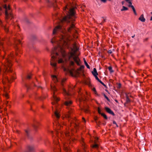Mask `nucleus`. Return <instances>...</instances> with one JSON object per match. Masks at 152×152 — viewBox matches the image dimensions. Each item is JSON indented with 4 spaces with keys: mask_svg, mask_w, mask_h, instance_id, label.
<instances>
[{
    "mask_svg": "<svg viewBox=\"0 0 152 152\" xmlns=\"http://www.w3.org/2000/svg\"><path fill=\"white\" fill-rule=\"evenodd\" d=\"M108 69L110 71V73H112L114 72L113 70L112 69V68L111 66H110L108 67Z\"/></svg>",
    "mask_w": 152,
    "mask_h": 152,
    "instance_id": "bb28decb",
    "label": "nucleus"
},
{
    "mask_svg": "<svg viewBox=\"0 0 152 152\" xmlns=\"http://www.w3.org/2000/svg\"><path fill=\"white\" fill-rule=\"evenodd\" d=\"M21 42L19 39L16 40L15 41V43L16 44H21Z\"/></svg>",
    "mask_w": 152,
    "mask_h": 152,
    "instance_id": "c85d7f7f",
    "label": "nucleus"
},
{
    "mask_svg": "<svg viewBox=\"0 0 152 152\" xmlns=\"http://www.w3.org/2000/svg\"><path fill=\"white\" fill-rule=\"evenodd\" d=\"M93 91H94L95 93L96 94V89H95V88H94L93 89Z\"/></svg>",
    "mask_w": 152,
    "mask_h": 152,
    "instance_id": "79ce46f5",
    "label": "nucleus"
},
{
    "mask_svg": "<svg viewBox=\"0 0 152 152\" xmlns=\"http://www.w3.org/2000/svg\"><path fill=\"white\" fill-rule=\"evenodd\" d=\"M55 124H56L57 129L59 130L60 128L61 127V126L60 125V124H59V123L57 124H56V122L55 123Z\"/></svg>",
    "mask_w": 152,
    "mask_h": 152,
    "instance_id": "5701e85b",
    "label": "nucleus"
},
{
    "mask_svg": "<svg viewBox=\"0 0 152 152\" xmlns=\"http://www.w3.org/2000/svg\"><path fill=\"white\" fill-rule=\"evenodd\" d=\"M5 96L6 97H8V94H5Z\"/></svg>",
    "mask_w": 152,
    "mask_h": 152,
    "instance_id": "de8ad7c7",
    "label": "nucleus"
},
{
    "mask_svg": "<svg viewBox=\"0 0 152 152\" xmlns=\"http://www.w3.org/2000/svg\"><path fill=\"white\" fill-rule=\"evenodd\" d=\"M72 104V102L71 101H65L64 103L65 105L67 106H69Z\"/></svg>",
    "mask_w": 152,
    "mask_h": 152,
    "instance_id": "f3484780",
    "label": "nucleus"
},
{
    "mask_svg": "<svg viewBox=\"0 0 152 152\" xmlns=\"http://www.w3.org/2000/svg\"><path fill=\"white\" fill-rule=\"evenodd\" d=\"M31 74H30L28 75L27 77V79H29L31 78Z\"/></svg>",
    "mask_w": 152,
    "mask_h": 152,
    "instance_id": "7c9ffc66",
    "label": "nucleus"
},
{
    "mask_svg": "<svg viewBox=\"0 0 152 152\" xmlns=\"http://www.w3.org/2000/svg\"><path fill=\"white\" fill-rule=\"evenodd\" d=\"M60 40L58 43L57 47H56L52 50L51 52V58L50 61V65L54 67L55 70H56V56H58V53L56 52V51L58 50L64 56V49L69 47L68 40L65 38L64 36L62 35L60 38Z\"/></svg>",
    "mask_w": 152,
    "mask_h": 152,
    "instance_id": "f03ea898",
    "label": "nucleus"
},
{
    "mask_svg": "<svg viewBox=\"0 0 152 152\" xmlns=\"http://www.w3.org/2000/svg\"><path fill=\"white\" fill-rule=\"evenodd\" d=\"M52 79L54 83H56L58 81V79L56 75H53L51 76Z\"/></svg>",
    "mask_w": 152,
    "mask_h": 152,
    "instance_id": "dca6fc26",
    "label": "nucleus"
},
{
    "mask_svg": "<svg viewBox=\"0 0 152 152\" xmlns=\"http://www.w3.org/2000/svg\"><path fill=\"white\" fill-rule=\"evenodd\" d=\"M131 97V95L130 93H128L126 94V103L127 104L130 102V100L129 99V97Z\"/></svg>",
    "mask_w": 152,
    "mask_h": 152,
    "instance_id": "f8f14e48",
    "label": "nucleus"
},
{
    "mask_svg": "<svg viewBox=\"0 0 152 152\" xmlns=\"http://www.w3.org/2000/svg\"><path fill=\"white\" fill-rule=\"evenodd\" d=\"M80 152V150H78L77 151V152Z\"/></svg>",
    "mask_w": 152,
    "mask_h": 152,
    "instance_id": "680f3d73",
    "label": "nucleus"
},
{
    "mask_svg": "<svg viewBox=\"0 0 152 152\" xmlns=\"http://www.w3.org/2000/svg\"><path fill=\"white\" fill-rule=\"evenodd\" d=\"M150 20H152V16H151V18Z\"/></svg>",
    "mask_w": 152,
    "mask_h": 152,
    "instance_id": "6e6d98bb",
    "label": "nucleus"
},
{
    "mask_svg": "<svg viewBox=\"0 0 152 152\" xmlns=\"http://www.w3.org/2000/svg\"><path fill=\"white\" fill-rule=\"evenodd\" d=\"M74 65V62L72 61H71L69 63L70 67L68 69L70 75L72 76H74L75 77H77L80 74V72L82 71L84 69V66L83 65H82L79 68H78L75 71Z\"/></svg>",
    "mask_w": 152,
    "mask_h": 152,
    "instance_id": "20e7f679",
    "label": "nucleus"
},
{
    "mask_svg": "<svg viewBox=\"0 0 152 152\" xmlns=\"http://www.w3.org/2000/svg\"><path fill=\"white\" fill-rule=\"evenodd\" d=\"M63 94H64L65 95H67V96H68L69 95V93L66 92V90L65 89H64V88L63 89Z\"/></svg>",
    "mask_w": 152,
    "mask_h": 152,
    "instance_id": "a878e982",
    "label": "nucleus"
},
{
    "mask_svg": "<svg viewBox=\"0 0 152 152\" xmlns=\"http://www.w3.org/2000/svg\"><path fill=\"white\" fill-rule=\"evenodd\" d=\"M139 20L142 22H144L145 21V19L144 18L143 14L141 15L139 18Z\"/></svg>",
    "mask_w": 152,
    "mask_h": 152,
    "instance_id": "2eb2a0df",
    "label": "nucleus"
},
{
    "mask_svg": "<svg viewBox=\"0 0 152 152\" xmlns=\"http://www.w3.org/2000/svg\"><path fill=\"white\" fill-rule=\"evenodd\" d=\"M98 145L96 144H95L92 147L93 148H96L98 147Z\"/></svg>",
    "mask_w": 152,
    "mask_h": 152,
    "instance_id": "58836bf2",
    "label": "nucleus"
},
{
    "mask_svg": "<svg viewBox=\"0 0 152 152\" xmlns=\"http://www.w3.org/2000/svg\"><path fill=\"white\" fill-rule=\"evenodd\" d=\"M56 41V38H53L52 39V40L51 41V42L52 43H54V42H55Z\"/></svg>",
    "mask_w": 152,
    "mask_h": 152,
    "instance_id": "473e14b6",
    "label": "nucleus"
},
{
    "mask_svg": "<svg viewBox=\"0 0 152 152\" xmlns=\"http://www.w3.org/2000/svg\"><path fill=\"white\" fill-rule=\"evenodd\" d=\"M92 73L94 76L95 75H98L96 69L95 68H94L93 71H92Z\"/></svg>",
    "mask_w": 152,
    "mask_h": 152,
    "instance_id": "6ab92c4d",
    "label": "nucleus"
},
{
    "mask_svg": "<svg viewBox=\"0 0 152 152\" xmlns=\"http://www.w3.org/2000/svg\"><path fill=\"white\" fill-rule=\"evenodd\" d=\"M26 87L27 88V89H28V86L27 85H26Z\"/></svg>",
    "mask_w": 152,
    "mask_h": 152,
    "instance_id": "bf43d9fd",
    "label": "nucleus"
},
{
    "mask_svg": "<svg viewBox=\"0 0 152 152\" xmlns=\"http://www.w3.org/2000/svg\"><path fill=\"white\" fill-rule=\"evenodd\" d=\"M39 125V123L38 122H36L35 123L34 125V127L35 130H36L38 128V127Z\"/></svg>",
    "mask_w": 152,
    "mask_h": 152,
    "instance_id": "a211bd4d",
    "label": "nucleus"
},
{
    "mask_svg": "<svg viewBox=\"0 0 152 152\" xmlns=\"http://www.w3.org/2000/svg\"><path fill=\"white\" fill-rule=\"evenodd\" d=\"M66 124H65V123H63V125H66Z\"/></svg>",
    "mask_w": 152,
    "mask_h": 152,
    "instance_id": "052dcab7",
    "label": "nucleus"
},
{
    "mask_svg": "<svg viewBox=\"0 0 152 152\" xmlns=\"http://www.w3.org/2000/svg\"><path fill=\"white\" fill-rule=\"evenodd\" d=\"M25 132L27 135H28V133L29 132V130L28 129H27L25 130Z\"/></svg>",
    "mask_w": 152,
    "mask_h": 152,
    "instance_id": "f704fd0d",
    "label": "nucleus"
},
{
    "mask_svg": "<svg viewBox=\"0 0 152 152\" xmlns=\"http://www.w3.org/2000/svg\"><path fill=\"white\" fill-rule=\"evenodd\" d=\"M125 1L127 2L129 5H128V6L129 7H131L133 10V11L134 12V13L135 15H137V13L136 12V10L133 5H132V1L133 0H125Z\"/></svg>",
    "mask_w": 152,
    "mask_h": 152,
    "instance_id": "1a4fd4ad",
    "label": "nucleus"
},
{
    "mask_svg": "<svg viewBox=\"0 0 152 152\" xmlns=\"http://www.w3.org/2000/svg\"><path fill=\"white\" fill-rule=\"evenodd\" d=\"M54 115L57 119L59 118L61 116V115L59 114V112L57 110H56L55 112Z\"/></svg>",
    "mask_w": 152,
    "mask_h": 152,
    "instance_id": "4468645a",
    "label": "nucleus"
},
{
    "mask_svg": "<svg viewBox=\"0 0 152 152\" xmlns=\"http://www.w3.org/2000/svg\"><path fill=\"white\" fill-rule=\"evenodd\" d=\"M54 1L55 3H56V0H54Z\"/></svg>",
    "mask_w": 152,
    "mask_h": 152,
    "instance_id": "13d9d810",
    "label": "nucleus"
},
{
    "mask_svg": "<svg viewBox=\"0 0 152 152\" xmlns=\"http://www.w3.org/2000/svg\"><path fill=\"white\" fill-rule=\"evenodd\" d=\"M108 53L110 54H111L112 53V52L111 50H110L108 51Z\"/></svg>",
    "mask_w": 152,
    "mask_h": 152,
    "instance_id": "37998d69",
    "label": "nucleus"
},
{
    "mask_svg": "<svg viewBox=\"0 0 152 152\" xmlns=\"http://www.w3.org/2000/svg\"><path fill=\"white\" fill-rule=\"evenodd\" d=\"M66 80V78H64L62 80V84L63 85V83L65 82Z\"/></svg>",
    "mask_w": 152,
    "mask_h": 152,
    "instance_id": "ea45409f",
    "label": "nucleus"
},
{
    "mask_svg": "<svg viewBox=\"0 0 152 152\" xmlns=\"http://www.w3.org/2000/svg\"><path fill=\"white\" fill-rule=\"evenodd\" d=\"M128 10V8L124 6H123L121 10V11H124L127 10Z\"/></svg>",
    "mask_w": 152,
    "mask_h": 152,
    "instance_id": "b1692460",
    "label": "nucleus"
},
{
    "mask_svg": "<svg viewBox=\"0 0 152 152\" xmlns=\"http://www.w3.org/2000/svg\"><path fill=\"white\" fill-rule=\"evenodd\" d=\"M82 119H83V120L84 121V122H86V120H85V118H84V117H83L82 118Z\"/></svg>",
    "mask_w": 152,
    "mask_h": 152,
    "instance_id": "49530a36",
    "label": "nucleus"
},
{
    "mask_svg": "<svg viewBox=\"0 0 152 152\" xmlns=\"http://www.w3.org/2000/svg\"><path fill=\"white\" fill-rule=\"evenodd\" d=\"M61 150L59 149V148H58V147H54L53 149V152H60Z\"/></svg>",
    "mask_w": 152,
    "mask_h": 152,
    "instance_id": "412c9836",
    "label": "nucleus"
},
{
    "mask_svg": "<svg viewBox=\"0 0 152 152\" xmlns=\"http://www.w3.org/2000/svg\"><path fill=\"white\" fill-rule=\"evenodd\" d=\"M69 143H70L69 141L67 143L66 142H63V148L65 152H71L69 148L68 147L69 146L68 145Z\"/></svg>",
    "mask_w": 152,
    "mask_h": 152,
    "instance_id": "6e6552de",
    "label": "nucleus"
},
{
    "mask_svg": "<svg viewBox=\"0 0 152 152\" xmlns=\"http://www.w3.org/2000/svg\"><path fill=\"white\" fill-rule=\"evenodd\" d=\"M125 2L124 1H123L121 2V3L122 5H123L124 3Z\"/></svg>",
    "mask_w": 152,
    "mask_h": 152,
    "instance_id": "09e8293b",
    "label": "nucleus"
},
{
    "mask_svg": "<svg viewBox=\"0 0 152 152\" xmlns=\"http://www.w3.org/2000/svg\"><path fill=\"white\" fill-rule=\"evenodd\" d=\"M6 1H4V2H6Z\"/></svg>",
    "mask_w": 152,
    "mask_h": 152,
    "instance_id": "69168bd1",
    "label": "nucleus"
},
{
    "mask_svg": "<svg viewBox=\"0 0 152 152\" xmlns=\"http://www.w3.org/2000/svg\"><path fill=\"white\" fill-rule=\"evenodd\" d=\"M56 135L57 137H55V139L53 140V143L54 145H57L59 142V141L58 140V137H59V134L58 132L57 131V132Z\"/></svg>",
    "mask_w": 152,
    "mask_h": 152,
    "instance_id": "9b49d317",
    "label": "nucleus"
},
{
    "mask_svg": "<svg viewBox=\"0 0 152 152\" xmlns=\"http://www.w3.org/2000/svg\"><path fill=\"white\" fill-rule=\"evenodd\" d=\"M121 84H119V87H121Z\"/></svg>",
    "mask_w": 152,
    "mask_h": 152,
    "instance_id": "864d4df0",
    "label": "nucleus"
},
{
    "mask_svg": "<svg viewBox=\"0 0 152 152\" xmlns=\"http://www.w3.org/2000/svg\"><path fill=\"white\" fill-rule=\"evenodd\" d=\"M60 134L61 136V137H60V139L61 141H62L61 138H62L63 139L64 135V134H63V133H61V132H60Z\"/></svg>",
    "mask_w": 152,
    "mask_h": 152,
    "instance_id": "393cba45",
    "label": "nucleus"
},
{
    "mask_svg": "<svg viewBox=\"0 0 152 152\" xmlns=\"http://www.w3.org/2000/svg\"><path fill=\"white\" fill-rule=\"evenodd\" d=\"M3 7L5 9V14L6 18L8 19L10 17L12 18L13 15L12 13L10 12V7L9 5L7 7L6 4H4L3 5Z\"/></svg>",
    "mask_w": 152,
    "mask_h": 152,
    "instance_id": "0eeeda50",
    "label": "nucleus"
},
{
    "mask_svg": "<svg viewBox=\"0 0 152 152\" xmlns=\"http://www.w3.org/2000/svg\"><path fill=\"white\" fill-rule=\"evenodd\" d=\"M76 9V7H74L70 9L69 12L66 13L67 15L65 16L61 20V23L56 26L53 31V34H55L60 31H62L63 29L61 23L65 22L71 23V24L68 29V32H71L72 31L76 32V28L74 21L75 20V10Z\"/></svg>",
    "mask_w": 152,
    "mask_h": 152,
    "instance_id": "f257e3e1",
    "label": "nucleus"
},
{
    "mask_svg": "<svg viewBox=\"0 0 152 152\" xmlns=\"http://www.w3.org/2000/svg\"><path fill=\"white\" fill-rule=\"evenodd\" d=\"M80 91H79L78 92V94H80Z\"/></svg>",
    "mask_w": 152,
    "mask_h": 152,
    "instance_id": "4d7b16f0",
    "label": "nucleus"
},
{
    "mask_svg": "<svg viewBox=\"0 0 152 152\" xmlns=\"http://www.w3.org/2000/svg\"><path fill=\"white\" fill-rule=\"evenodd\" d=\"M53 6H55V4H54H54H53Z\"/></svg>",
    "mask_w": 152,
    "mask_h": 152,
    "instance_id": "0e129e2a",
    "label": "nucleus"
},
{
    "mask_svg": "<svg viewBox=\"0 0 152 152\" xmlns=\"http://www.w3.org/2000/svg\"><path fill=\"white\" fill-rule=\"evenodd\" d=\"M113 124H116L117 126H118L117 125V124H116V122L115 121H113Z\"/></svg>",
    "mask_w": 152,
    "mask_h": 152,
    "instance_id": "a18cd8bd",
    "label": "nucleus"
},
{
    "mask_svg": "<svg viewBox=\"0 0 152 152\" xmlns=\"http://www.w3.org/2000/svg\"><path fill=\"white\" fill-rule=\"evenodd\" d=\"M95 118V120L96 121V120H97L98 118H97V117H96Z\"/></svg>",
    "mask_w": 152,
    "mask_h": 152,
    "instance_id": "3c124183",
    "label": "nucleus"
},
{
    "mask_svg": "<svg viewBox=\"0 0 152 152\" xmlns=\"http://www.w3.org/2000/svg\"><path fill=\"white\" fill-rule=\"evenodd\" d=\"M94 75V76L95 77L96 79L97 80H98L99 82V81L101 80H100L99 78H98V77H97V75Z\"/></svg>",
    "mask_w": 152,
    "mask_h": 152,
    "instance_id": "72a5a7b5",
    "label": "nucleus"
},
{
    "mask_svg": "<svg viewBox=\"0 0 152 152\" xmlns=\"http://www.w3.org/2000/svg\"><path fill=\"white\" fill-rule=\"evenodd\" d=\"M103 95L104 97L108 101H110V99L108 98L105 95V94H103Z\"/></svg>",
    "mask_w": 152,
    "mask_h": 152,
    "instance_id": "c9c22d12",
    "label": "nucleus"
},
{
    "mask_svg": "<svg viewBox=\"0 0 152 152\" xmlns=\"http://www.w3.org/2000/svg\"><path fill=\"white\" fill-rule=\"evenodd\" d=\"M105 110L106 112L109 113L111 114L112 115L114 116L115 115V114L109 108L107 107H105Z\"/></svg>",
    "mask_w": 152,
    "mask_h": 152,
    "instance_id": "ddd939ff",
    "label": "nucleus"
},
{
    "mask_svg": "<svg viewBox=\"0 0 152 152\" xmlns=\"http://www.w3.org/2000/svg\"><path fill=\"white\" fill-rule=\"evenodd\" d=\"M4 30L6 32H8V28L6 27H4Z\"/></svg>",
    "mask_w": 152,
    "mask_h": 152,
    "instance_id": "a19ab883",
    "label": "nucleus"
},
{
    "mask_svg": "<svg viewBox=\"0 0 152 152\" xmlns=\"http://www.w3.org/2000/svg\"><path fill=\"white\" fill-rule=\"evenodd\" d=\"M71 51L69 52L68 56L69 60L72 58L75 62H76L78 66H80V61L78 57V55H77V52L78 50V48H77L76 43H74L71 48Z\"/></svg>",
    "mask_w": 152,
    "mask_h": 152,
    "instance_id": "7ed1b4c3",
    "label": "nucleus"
},
{
    "mask_svg": "<svg viewBox=\"0 0 152 152\" xmlns=\"http://www.w3.org/2000/svg\"><path fill=\"white\" fill-rule=\"evenodd\" d=\"M51 90L53 92V102L52 104L53 105L55 104H56L60 101V98L57 96V94L56 92L57 91V89L56 88L55 86L53 84H51L50 85Z\"/></svg>",
    "mask_w": 152,
    "mask_h": 152,
    "instance_id": "39448f33",
    "label": "nucleus"
},
{
    "mask_svg": "<svg viewBox=\"0 0 152 152\" xmlns=\"http://www.w3.org/2000/svg\"><path fill=\"white\" fill-rule=\"evenodd\" d=\"M2 10V9L1 7H0V11Z\"/></svg>",
    "mask_w": 152,
    "mask_h": 152,
    "instance_id": "603ef678",
    "label": "nucleus"
},
{
    "mask_svg": "<svg viewBox=\"0 0 152 152\" xmlns=\"http://www.w3.org/2000/svg\"><path fill=\"white\" fill-rule=\"evenodd\" d=\"M102 85H103L105 87H106V85L103 83L102 82L101 80H100L99 82Z\"/></svg>",
    "mask_w": 152,
    "mask_h": 152,
    "instance_id": "4c0bfd02",
    "label": "nucleus"
},
{
    "mask_svg": "<svg viewBox=\"0 0 152 152\" xmlns=\"http://www.w3.org/2000/svg\"><path fill=\"white\" fill-rule=\"evenodd\" d=\"M72 133L71 134L70 133L68 130V129L66 128V130L64 132V134L66 137V140L72 139V140H73V138L71 136V135H72Z\"/></svg>",
    "mask_w": 152,
    "mask_h": 152,
    "instance_id": "9d476101",
    "label": "nucleus"
},
{
    "mask_svg": "<svg viewBox=\"0 0 152 152\" xmlns=\"http://www.w3.org/2000/svg\"><path fill=\"white\" fill-rule=\"evenodd\" d=\"M151 14H152V12H151Z\"/></svg>",
    "mask_w": 152,
    "mask_h": 152,
    "instance_id": "774afa93",
    "label": "nucleus"
},
{
    "mask_svg": "<svg viewBox=\"0 0 152 152\" xmlns=\"http://www.w3.org/2000/svg\"><path fill=\"white\" fill-rule=\"evenodd\" d=\"M87 111H88V110H85V112H87Z\"/></svg>",
    "mask_w": 152,
    "mask_h": 152,
    "instance_id": "5fc2aeb1",
    "label": "nucleus"
},
{
    "mask_svg": "<svg viewBox=\"0 0 152 152\" xmlns=\"http://www.w3.org/2000/svg\"><path fill=\"white\" fill-rule=\"evenodd\" d=\"M69 8L70 7H69L68 5H67L66 6V7L65 8H64L63 10H64L65 11H66V10H68Z\"/></svg>",
    "mask_w": 152,
    "mask_h": 152,
    "instance_id": "c756f323",
    "label": "nucleus"
},
{
    "mask_svg": "<svg viewBox=\"0 0 152 152\" xmlns=\"http://www.w3.org/2000/svg\"><path fill=\"white\" fill-rule=\"evenodd\" d=\"M71 131L72 132V129H71Z\"/></svg>",
    "mask_w": 152,
    "mask_h": 152,
    "instance_id": "338daca9",
    "label": "nucleus"
},
{
    "mask_svg": "<svg viewBox=\"0 0 152 152\" xmlns=\"http://www.w3.org/2000/svg\"><path fill=\"white\" fill-rule=\"evenodd\" d=\"M101 115L105 119H107V117L106 115L104 113H102L101 114Z\"/></svg>",
    "mask_w": 152,
    "mask_h": 152,
    "instance_id": "cd10ccee",
    "label": "nucleus"
},
{
    "mask_svg": "<svg viewBox=\"0 0 152 152\" xmlns=\"http://www.w3.org/2000/svg\"><path fill=\"white\" fill-rule=\"evenodd\" d=\"M98 113L101 115V114H102V113H101V111L100 108L99 107H98Z\"/></svg>",
    "mask_w": 152,
    "mask_h": 152,
    "instance_id": "e433bc0d",
    "label": "nucleus"
},
{
    "mask_svg": "<svg viewBox=\"0 0 152 152\" xmlns=\"http://www.w3.org/2000/svg\"><path fill=\"white\" fill-rule=\"evenodd\" d=\"M83 60H84V64H85V65L87 67V68H88V69H90V66H89V65L86 62L85 59L84 58H83Z\"/></svg>",
    "mask_w": 152,
    "mask_h": 152,
    "instance_id": "4be33fe9",
    "label": "nucleus"
},
{
    "mask_svg": "<svg viewBox=\"0 0 152 152\" xmlns=\"http://www.w3.org/2000/svg\"><path fill=\"white\" fill-rule=\"evenodd\" d=\"M27 149L29 152H31L34 150V148L33 146H28L27 147Z\"/></svg>",
    "mask_w": 152,
    "mask_h": 152,
    "instance_id": "aec40b11",
    "label": "nucleus"
},
{
    "mask_svg": "<svg viewBox=\"0 0 152 152\" xmlns=\"http://www.w3.org/2000/svg\"><path fill=\"white\" fill-rule=\"evenodd\" d=\"M71 112L69 111L66 114L65 117L68 118V120L70 123V126L71 127H74L75 129H77L78 127V122H77V119L76 118H69L70 117V114Z\"/></svg>",
    "mask_w": 152,
    "mask_h": 152,
    "instance_id": "423d86ee",
    "label": "nucleus"
},
{
    "mask_svg": "<svg viewBox=\"0 0 152 152\" xmlns=\"http://www.w3.org/2000/svg\"><path fill=\"white\" fill-rule=\"evenodd\" d=\"M79 100H80V101H81V100H83V98H82V97H81V98H80V99H79Z\"/></svg>",
    "mask_w": 152,
    "mask_h": 152,
    "instance_id": "c03bdc74",
    "label": "nucleus"
},
{
    "mask_svg": "<svg viewBox=\"0 0 152 152\" xmlns=\"http://www.w3.org/2000/svg\"><path fill=\"white\" fill-rule=\"evenodd\" d=\"M64 62V61L62 59H60L58 60V63H61Z\"/></svg>",
    "mask_w": 152,
    "mask_h": 152,
    "instance_id": "2f4dec72",
    "label": "nucleus"
},
{
    "mask_svg": "<svg viewBox=\"0 0 152 152\" xmlns=\"http://www.w3.org/2000/svg\"><path fill=\"white\" fill-rule=\"evenodd\" d=\"M134 36H134H134H132V38H133V37H134Z\"/></svg>",
    "mask_w": 152,
    "mask_h": 152,
    "instance_id": "e2e57ef3",
    "label": "nucleus"
},
{
    "mask_svg": "<svg viewBox=\"0 0 152 152\" xmlns=\"http://www.w3.org/2000/svg\"><path fill=\"white\" fill-rule=\"evenodd\" d=\"M115 101L117 103H118V100H116V99H115Z\"/></svg>",
    "mask_w": 152,
    "mask_h": 152,
    "instance_id": "8fccbe9b",
    "label": "nucleus"
}]
</instances>
